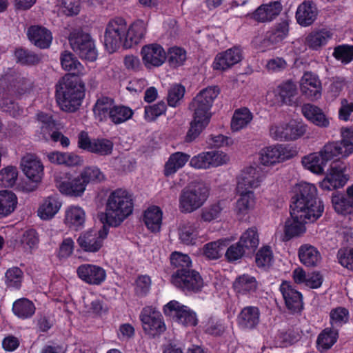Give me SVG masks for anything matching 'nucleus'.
Returning a JSON list of instances; mask_svg holds the SVG:
<instances>
[{"label": "nucleus", "instance_id": "36", "mask_svg": "<svg viewBox=\"0 0 353 353\" xmlns=\"http://www.w3.org/2000/svg\"><path fill=\"white\" fill-rule=\"evenodd\" d=\"M72 50L81 58L88 57V35L81 30H76L71 33L69 38Z\"/></svg>", "mask_w": 353, "mask_h": 353}, {"label": "nucleus", "instance_id": "23", "mask_svg": "<svg viewBox=\"0 0 353 353\" xmlns=\"http://www.w3.org/2000/svg\"><path fill=\"white\" fill-rule=\"evenodd\" d=\"M146 33V26L143 20L133 22L125 32L123 48L130 49L139 44Z\"/></svg>", "mask_w": 353, "mask_h": 353}, {"label": "nucleus", "instance_id": "52", "mask_svg": "<svg viewBox=\"0 0 353 353\" xmlns=\"http://www.w3.org/2000/svg\"><path fill=\"white\" fill-rule=\"evenodd\" d=\"M170 263L173 268V273L180 272L181 270H185L192 265L190 257L185 254L179 252H174L171 254Z\"/></svg>", "mask_w": 353, "mask_h": 353}, {"label": "nucleus", "instance_id": "41", "mask_svg": "<svg viewBox=\"0 0 353 353\" xmlns=\"http://www.w3.org/2000/svg\"><path fill=\"white\" fill-rule=\"evenodd\" d=\"M332 34L326 29L311 32L305 38L306 46L312 50H319L327 44Z\"/></svg>", "mask_w": 353, "mask_h": 353}, {"label": "nucleus", "instance_id": "45", "mask_svg": "<svg viewBox=\"0 0 353 353\" xmlns=\"http://www.w3.org/2000/svg\"><path fill=\"white\" fill-rule=\"evenodd\" d=\"M110 113V121L115 125L121 124L130 119L134 111L128 106L113 103Z\"/></svg>", "mask_w": 353, "mask_h": 353}, {"label": "nucleus", "instance_id": "22", "mask_svg": "<svg viewBox=\"0 0 353 353\" xmlns=\"http://www.w3.org/2000/svg\"><path fill=\"white\" fill-rule=\"evenodd\" d=\"M241 59V50L237 47H233L218 53L212 63V68L215 70L225 71Z\"/></svg>", "mask_w": 353, "mask_h": 353}, {"label": "nucleus", "instance_id": "64", "mask_svg": "<svg viewBox=\"0 0 353 353\" xmlns=\"http://www.w3.org/2000/svg\"><path fill=\"white\" fill-rule=\"evenodd\" d=\"M74 241L71 238H65L56 252V256L61 262L65 261L73 253Z\"/></svg>", "mask_w": 353, "mask_h": 353}, {"label": "nucleus", "instance_id": "43", "mask_svg": "<svg viewBox=\"0 0 353 353\" xmlns=\"http://www.w3.org/2000/svg\"><path fill=\"white\" fill-rule=\"evenodd\" d=\"M239 242L249 255L252 254L255 252L259 244L257 229L255 227L248 228L241 234Z\"/></svg>", "mask_w": 353, "mask_h": 353}, {"label": "nucleus", "instance_id": "1", "mask_svg": "<svg viewBox=\"0 0 353 353\" xmlns=\"http://www.w3.org/2000/svg\"><path fill=\"white\" fill-rule=\"evenodd\" d=\"M353 153V143L343 138L340 141L329 142L319 152H314L302 159L303 165L312 172L322 174L327 163L332 161L328 174L320 183V187L325 190H332L343 187L349 179L345 174L347 169L345 161L339 157H347Z\"/></svg>", "mask_w": 353, "mask_h": 353}, {"label": "nucleus", "instance_id": "53", "mask_svg": "<svg viewBox=\"0 0 353 353\" xmlns=\"http://www.w3.org/2000/svg\"><path fill=\"white\" fill-rule=\"evenodd\" d=\"M299 341V334L292 330H279L274 337L276 346L287 347Z\"/></svg>", "mask_w": 353, "mask_h": 353}, {"label": "nucleus", "instance_id": "35", "mask_svg": "<svg viewBox=\"0 0 353 353\" xmlns=\"http://www.w3.org/2000/svg\"><path fill=\"white\" fill-rule=\"evenodd\" d=\"M332 204L334 211L340 215L353 214V199L345 196V193L336 191L332 193Z\"/></svg>", "mask_w": 353, "mask_h": 353}, {"label": "nucleus", "instance_id": "61", "mask_svg": "<svg viewBox=\"0 0 353 353\" xmlns=\"http://www.w3.org/2000/svg\"><path fill=\"white\" fill-rule=\"evenodd\" d=\"M349 311L343 307L332 309L330 314V323L332 327H341L348 321Z\"/></svg>", "mask_w": 353, "mask_h": 353}, {"label": "nucleus", "instance_id": "50", "mask_svg": "<svg viewBox=\"0 0 353 353\" xmlns=\"http://www.w3.org/2000/svg\"><path fill=\"white\" fill-rule=\"evenodd\" d=\"M39 236L34 230H28L23 232L20 243L22 250L26 253H32L38 248Z\"/></svg>", "mask_w": 353, "mask_h": 353}, {"label": "nucleus", "instance_id": "24", "mask_svg": "<svg viewBox=\"0 0 353 353\" xmlns=\"http://www.w3.org/2000/svg\"><path fill=\"white\" fill-rule=\"evenodd\" d=\"M88 183V176L85 172L70 181L61 183L59 185V190L66 196L78 197L84 193Z\"/></svg>", "mask_w": 353, "mask_h": 353}, {"label": "nucleus", "instance_id": "2", "mask_svg": "<svg viewBox=\"0 0 353 353\" xmlns=\"http://www.w3.org/2000/svg\"><path fill=\"white\" fill-rule=\"evenodd\" d=\"M60 60L63 69L70 74L65 75L57 85V101L63 111L74 112L84 97V87L77 77L84 74L85 70L71 52H63Z\"/></svg>", "mask_w": 353, "mask_h": 353}, {"label": "nucleus", "instance_id": "39", "mask_svg": "<svg viewBox=\"0 0 353 353\" xmlns=\"http://www.w3.org/2000/svg\"><path fill=\"white\" fill-rule=\"evenodd\" d=\"M163 212L156 205L149 207L143 214V222L147 228L152 232L160 230L162 223Z\"/></svg>", "mask_w": 353, "mask_h": 353}, {"label": "nucleus", "instance_id": "13", "mask_svg": "<svg viewBox=\"0 0 353 353\" xmlns=\"http://www.w3.org/2000/svg\"><path fill=\"white\" fill-rule=\"evenodd\" d=\"M290 213V218L285 221L284 225L283 239L285 241L302 236L306 232L305 224L317 220L312 218L309 214H303L292 210Z\"/></svg>", "mask_w": 353, "mask_h": 353}, {"label": "nucleus", "instance_id": "5", "mask_svg": "<svg viewBox=\"0 0 353 353\" xmlns=\"http://www.w3.org/2000/svg\"><path fill=\"white\" fill-rule=\"evenodd\" d=\"M290 210L319 219L324 211V205L318 199L316 187L307 182L297 184L293 189Z\"/></svg>", "mask_w": 353, "mask_h": 353}, {"label": "nucleus", "instance_id": "20", "mask_svg": "<svg viewBox=\"0 0 353 353\" xmlns=\"http://www.w3.org/2000/svg\"><path fill=\"white\" fill-rule=\"evenodd\" d=\"M300 89L302 94L308 100L316 101L321 97V81L316 74L311 72H306L303 75Z\"/></svg>", "mask_w": 353, "mask_h": 353}, {"label": "nucleus", "instance_id": "7", "mask_svg": "<svg viewBox=\"0 0 353 353\" xmlns=\"http://www.w3.org/2000/svg\"><path fill=\"white\" fill-rule=\"evenodd\" d=\"M20 168L28 181L18 185V189L24 192L36 190L44 176V165L36 154L28 153L21 160Z\"/></svg>", "mask_w": 353, "mask_h": 353}, {"label": "nucleus", "instance_id": "49", "mask_svg": "<svg viewBox=\"0 0 353 353\" xmlns=\"http://www.w3.org/2000/svg\"><path fill=\"white\" fill-rule=\"evenodd\" d=\"M274 261V255L270 245L262 246L255 254V263L258 268H269Z\"/></svg>", "mask_w": 353, "mask_h": 353}, {"label": "nucleus", "instance_id": "59", "mask_svg": "<svg viewBox=\"0 0 353 353\" xmlns=\"http://www.w3.org/2000/svg\"><path fill=\"white\" fill-rule=\"evenodd\" d=\"M167 110V105L163 101H159L152 105L145 107L144 118L148 122L154 121L159 117L165 114Z\"/></svg>", "mask_w": 353, "mask_h": 353}, {"label": "nucleus", "instance_id": "12", "mask_svg": "<svg viewBox=\"0 0 353 353\" xmlns=\"http://www.w3.org/2000/svg\"><path fill=\"white\" fill-rule=\"evenodd\" d=\"M140 320L146 334L154 338L165 330V325L161 313L155 307L146 306L140 314Z\"/></svg>", "mask_w": 353, "mask_h": 353}, {"label": "nucleus", "instance_id": "27", "mask_svg": "<svg viewBox=\"0 0 353 353\" xmlns=\"http://www.w3.org/2000/svg\"><path fill=\"white\" fill-rule=\"evenodd\" d=\"M317 15L318 9L316 3L312 1H304L298 6L295 17L300 26L307 27L315 21Z\"/></svg>", "mask_w": 353, "mask_h": 353}, {"label": "nucleus", "instance_id": "58", "mask_svg": "<svg viewBox=\"0 0 353 353\" xmlns=\"http://www.w3.org/2000/svg\"><path fill=\"white\" fill-rule=\"evenodd\" d=\"M333 57L343 64H348L353 61V45L342 44L334 48Z\"/></svg>", "mask_w": 353, "mask_h": 353}, {"label": "nucleus", "instance_id": "6", "mask_svg": "<svg viewBox=\"0 0 353 353\" xmlns=\"http://www.w3.org/2000/svg\"><path fill=\"white\" fill-rule=\"evenodd\" d=\"M261 181L256 169L252 166L247 168L239 179L236 189L239 198L236 203L235 211L239 219L248 215L255 204L254 193L249 189L259 187Z\"/></svg>", "mask_w": 353, "mask_h": 353}, {"label": "nucleus", "instance_id": "42", "mask_svg": "<svg viewBox=\"0 0 353 353\" xmlns=\"http://www.w3.org/2000/svg\"><path fill=\"white\" fill-rule=\"evenodd\" d=\"M253 114L246 107L236 109L231 120V129L233 132H238L247 127L252 121Z\"/></svg>", "mask_w": 353, "mask_h": 353}, {"label": "nucleus", "instance_id": "3", "mask_svg": "<svg viewBox=\"0 0 353 353\" xmlns=\"http://www.w3.org/2000/svg\"><path fill=\"white\" fill-rule=\"evenodd\" d=\"M219 94L217 86H210L201 90L189 105L193 112L190 128L184 138L185 143H192L209 125L212 114L211 108L215 99Z\"/></svg>", "mask_w": 353, "mask_h": 353}, {"label": "nucleus", "instance_id": "56", "mask_svg": "<svg viewBox=\"0 0 353 353\" xmlns=\"http://www.w3.org/2000/svg\"><path fill=\"white\" fill-rule=\"evenodd\" d=\"M185 92V87L181 83L171 85L168 92L167 102L169 106L176 108L180 105Z\"/></svg>", "mask_w": 353, "mask_h": 353}, {"label": "nucleus", "instance_id": "15", "mask_svg": "<svg viewBox=\"0 0 353 353\" xmlns=\"http://www.w3.org/2000/svg\"><path fill=\"white\" fill-rule=\"evenodd\" d=\"M279 290L289 314L293 315L301 314L304 308L303 297L301 292L286 281L281 283Z\"/></svg>", "mask_w": 353, "mask_h": 353}, {"label": "nucleus", "instance_id": "54", "mask_svg": "<svg viewBox=\"0 0 353 353\" xmlns=\"http://www.w3.org/2000/svg\"><path fill=\"white\" fill-rule=\"evenodd\" d=\"M296 85L291 81L284 82L279 86V94L283 103L292 105L296 94Z\"/></svg>", "mask_w": 353, "mask_h": 353}, {"label": "nucleus", "instance_id": "16", "mask_svg": "<svg viewBox=\"0 0 353 353\" xmlns=\"http://www.w3.org/2000/svg\"><path fill=\"white\" fill-rule=\"evenodd\" d=\"M259 155L261 163L269 166L291 159L294 156V151L286 145L277 144L263 148Z\"/></svg>", "mask_w": 353, "mask_h": 353}, {"label": "nucleus", "instance_id": "51", "mask_svg": "<svg viewBox=\"0 0 353 353\" xmlns=\"http://www.w3.org/2000/svg\"><path fill=\"white\" fill-rule=\"evenodd\" d=\"M19 172L16 167L8 165L0 170V187L12 188L18 179Z\"/></svg>", "mask_w": 353, "mask_h": 353}, {"label": "nucleus", "instance_id": "33", "mask_svg": "<svg viewBox=\"0 0 353 353\" xmlns=\"http://www.w3.org/2000/svg\"><path fill=\"white\" fill-rule=\"evenodd\" d=\"M339 331L333 327L324 328L318 335L316 347L320 352H325L337 342Z\"/></svg>", "mask_w": 353, "mask_h": 353}, {"label": "nucleus", "instance_id": "8", "mask_svg": "<svg viewBox=\"0 0 353 353\" xmlns=\"http://www.w3.org/2000/svg\"><path fill=\"white\" fill-rule=\"evenodd\" d=\"M210 189L202 182H196L184 188L179 196V209L189 214L200 208L209 196Z\"/></svg>", "mask_w": 353, "mask_h": 353}, {"label": "nucleus", "instance_id": "57", "mask_svg": "<svg viewBox=\"0 0 353 353\" xmlns=\"http://www.w3.org/2000/svg\"><path fill=\"white\" fill-rule=\"evenodd\" d=\"M186 59L187 53L183 48L174 46L169 49L168 61L171 67H180L184 65Z\"/></svg>", "mask_w": 353, "mask_h": 353}, {"label": "nucleus", "instance_id": "34", "mask_svg": "<svg viewBox=\"0 0 353 353\" xmlns=\"http://www.w3.org/2000/svg\"><path fill=\"white\" fill-rule=\"evenodd\" d=\"M190 156L183 152L172 153L164 165V176L168 177L175 174L179 169L185 166L190 160Z\"/></svg>", "mask_w": 353, "mask_h": 353}, {"label": "nucleus", "instance_id": "28", "mask_svg": "<svg viewBox=\"0 0 353 353\" xmlns=\"http://www.w3.org/2000/svg\"><path fill=\"white\" fill-rule=\"evenodd\" d=\"M282 9V4L279 1L262 4L252 14V18L260 23L272 21L281 13Z\"/></svg>", "mask_w": 353, "mask_h": 353}, {"label": "nucleus", "instance_id": "55", "mask_svg": "<svg viewBox=\"0 0 353 353\" xmlns=\"http://www.w3.org/2000/svg\"><path fill=\"white\" fill-rule=\"evenodd\" d=\"M198 236L197 227L194 223L184 224L179 230V239L184 244H194Z\"/></svg>", "mask_w": 353, "mask_h": 353}, {"label": "nucleus", "instance_id": "32", "mask_svg": "<svg viewBox=\"0 0 353 353\" xmlns=\"http://www.w3.org/2000/svg\"><path fill=\"white\" fill-rule=\"evenodd\" d=\"M303 116L314 125L321 128H327L330 121L323 111L318 106L305 103L301 108Z\"/></svg>", "mask_w": 353, "mask_h": 353}, {"label": "nucleus", "instance_id": "63", "mask_svg": "<svg viewBox=\"0 0 353 353\" xmlns=\"http://www.w3.org/2000/svg\"><path fill=\"white\" fill-rule=\"evenodd\" d=\"M336 259L342 267L353 272V248H340Z\"/></svg>", "mask_w": 353, "mask_h": 353}, {"label": "nucleus", "instance_id": "30", "mask_svg": "<svg viewBox=\"0 0 353 353\" xmlns=\"http://www.w3.org/2000/svg\"><path fill=\"white\" fill-rule=\"evenodd\" d=\"M28 37L34 46L40 48H49L52 41L50 31L44 27L38 26H31L28 29Z\"/></svg>", "mask_w": 353, "mask_h": 353}, {"label": "nucleus", "instance_id": "25", "mask_svg": "<svg viewBox=\"0 0 353 353\" xmlns=\"http://www.w3.org/2000/svg\"><path fill=\"white\" fill-rule=\"evenodd\" d=\"M85 221L86 213L82 208L72 205L65 208L63 222L70 230L77 231L82 229Z\"/></svg>", "mask_w": 353, "mask_h": 353}, {"label": "nucleus", "instance_id": "60", "mask_svg": "<svg viewBox=\"0 0 353 353\" xmlns=\"http://www.w3.org/2000/svg\"><path fill=\"white\" fill-rule=\"evenodd\" d=\"M224 241L219 240L206 243L203 248V256L209 260H216L222 256Z\"/></svg>", "mask_w": 353, "mask_h": 353}, {"label": "nucleus", "instance_id": "17", "mask_svg": "<svg viewBox=\"0 0 353 353\" xmlns=\"http://www.w3.org/2000/svg\"><path fill=\"white\" fill-rule=\"evenodd\" d=\"M225 154L216 150L202 152L190 160V165L195 169H209L217 167L225 162Z\"/></svg>", "mask_w": 353, "mask_h": 353}, {"label": "nucleus", "instance_id": "4", "mask_svg": "<svg viewBox=\"0 0 353 353\" xmlns=\"http://www.w3.org/2000/svg\"><path fill=\"white\" fill-rule=\"evenodd\" d=\"M133 210L132 194L125 189L117 188L110 194L105 212L99 213L98 218L102 224L115 228L130 216Z\"/></svg>", "mask_w": 353, "mask_h": 353}, {"label": "nucleus", "instance_id": "46", "mask_svg": "<svg viewBox=\"0 0 353 353\" xmlns=\"http://www.w3.org/2000/svg\"><path fill=\"white\" fill-rule=\"evenodd\" d=\"M113 142L108 139H90V152L95 153L101 156H107L112 152Z\"/></svg>", "mask_w": 353, "mask_h": 353}, {"label": "nucleus", "instance_id": "10", "mask_svg": "<svg viewBox=\"0 0 353 353\" xmlns=\"http://www.w3.org/2000/svg\"><path fill=\"white\" fill-rule=\"evenodd\" d=\"M171 283L185 293H198L203 288L204 282L200 273L192 266L178 273H172Z\"/></svg>", "mask_w": 353, "mask_h": 353}, {"label": "nucleus", "instance_id": "26", "mask_svg": "<svg viewBox=\"0 0 353 353\" xmlns=\"http://www.w3.org/2000/svg\"><path fill=\"white\" fill-rule=\"evenodd\" d=\"M260 310L256 306H245L237 316L239 327L245 330H251L256 327L260 322Z\"/></svg>", "mask_w": 353, "mask_h": 353}, {"label": "nucleus", "instance_id": "47", "mask_svg": "<svg viewBox=\"0 0 353 353\" xmlns=\"http://www.w3.org/2000/svg\"><path fill=\"white\" fill-rule=\"evenodd\" d=\"M23 280V272L17 267H12L6 270L4 282L7 288L12 290L20 289Z\"/></svg>", "mask_w": 353, "mask_h": 353}, {"label": "nucleus", "instance_id": "19", "mask_svg": "<svg viewBox=\"0 0 353 353\" xmlns=\"http://www.w3.org/2000/svg\"><path fill=\"white\" fill-rule=\"evenodd\" d=\"M37 120L41 125V134H42V138L48 140V137L50 138L55 142L59 141L61 145L67 148L70 145V140L67 137H65L59 132H52V129L55 126L54 120L52 119V116L43 112H39L37 114Z\"/></svg>", "mask_w": 353, "mask_h": 353}, {"label": "nucleus", "instance_id": "62", "mask_svg": "<svg viewBox=\"0 0 353 353\" xmlns=\"http://www.w3.org/2000/svg\"><path fill=\"white\" fill-rule=\"evenodd\" d=\"M249 256L248 253L246 252L245 250L239 241L230 245L225 254V259L229 263H236L243 256Z\"/></svg>", "mask_w": 353, "mask_h": 353}, {"label": "nucleus", "instance_id": "44", "mask_svg": "<svg viewBox=\"0 0 353 353\" xmlns=\"http://www.w3.org/2000/svg\"><path fill=\"white\" fill-rule=\"evenodd\" d=\"M12 311L19 318L28 319L34 314L35 306L31 301L22 298L14 302Z\"/></svg>", "mask_w": 353, "mask_h": 353}, {"label": "nucleus", "instance_id": "21", "mask_svg": "<svg viewBox=\"0 0 353 353\" xmlns=\"http://www.w3.org/2000/svg\"><path fill=\"white\" fill-rule=\"evenodd\" d=\"M62 205V200L58 194L49 195L40 201L37 214L43 221H50L59 213Z\"/></svg>", "mask_w": 353, "mask_h": 353}, {"label": "nucleus", "instance_id": "48", "mask_svg": "<svg viewBox=\"0 0 353 353\" xmlns=\"http://www.w3.org/2000/svg\"><path fill=\"white\" fill-rule=\"evenodd\" d=\"M202 329L207 334L220 336L225 332V327L221 319L210 316L202 322Z\"/></svg>", "mask_w": 353, "mask_h": 353}, {"label": "nucleus", "instance_id": "38", "mask_svg": "<svg viewBox=\"0 0 353 353\" xmlns=\"http://www.w3.org/2000/svg\"><path fill=\"white\" fill-rule=\"evenodd\" d=\"M17 205L18 198L12 191L0 190V219L13 213Z\"/></svg>", "mask_w": 353, "mask_h": 353}, {"label": "nucleus", "instance_id": "29", "mask_svg": "<svg viewBox=\"0 0 353 353\" xmlns=\"http://www.w3.org/2000/svg\"><path fill=\"white\" fill-rule=\"evenodd\" d=\"M290 21L288 17L281 18L266 32L265 39L272 44L281 43L289 35Z\"/></svg>", "mask_w": 353, "mask_h": 353}, {"label": "nucleus", "instance_id": "11", "mask_svg": "<svg viewBox=\"0 0 353 353\" xmlns=\"http://www.w3.org/2000/svg\"><path fill=\"white\" fill-rule=\"evenodd\" d=\"M163 313L174 321L184 327H195L199 320L196 313L190 307L176 300H172L163 307Z\"/></svg>", "mask_w": 353, "mask_h": 353}, {"label": "nucleus", "instance_id": "18", "mask_svg": "<svg viewBox=\"0 0 353 353\" xmlns=\"http://www.w3.org/2000/svg\"><path fill=\"white\" fill-rule=\"evenodd\" d=\"M142 60L148 69L162 65L166 60V53L164 48L158 43L144 46L141 50Z\"/></svg>", "mask_w": 353, "mask_h": 353}, {"label": "nucleus", "instance_id": "9", "mask_svg": "<svg viewBox=\"0 0 353 353\" xmlns=\"http://www.w3.org/2000/svg\"><path fill=\"white\" fill-rule=\"evenodd\" d=\"M126 30V21L122 17H115L108 23L104 33V46L112 54L123 48Z\"/></svg>", "mask_w": 353, "mask_h": 353}, {"label": "nucleus", "instance_id": "14", "mask_svg": "<svg viewBox=\"0 0 353 353\" xmlns=\"http://www.w3.org/2000/svg\"><path fill=\"white\" fill-rule=\"evenodd\" d=\"M307 126L303 123L291 121L286 124L273 125L270 128V134L275 140L294 141L302 137Z\"/></svg>", "mask_w": 353, "mask_h": 353}, {"label": "nucleus", "instance_id": "40", "mask_svg": "<svg viewBox=\"0 0 353 353\" xmlns=\"http://www.w3.org/2000/svg\"><path fill=\"white\" fill-rule=\"evenodd\" d=\"M114 101L108 97H102L97 99L92 108L93 114L96 120L99 122H105L109 119Z\"/></svg>", "mask_w": 353, "mask_h": 353}, {"label": "nucleus", "instance_id": "31", "mask_svg": "<svg viewBox=\"0 0 353 353\" xmlns=\"http://www.w3.org/2000/svg\"><path fill=\"white\" fill-rule=\"evenodd\" d=\"M234 292L241 295H250L256 292L258 282L256 278L248 274L238 276L232 284Z\"/></svg>", "mask_w": 353, "mask_h": 353}, {"label": "nucleus", "instance_id": "37", "mask_svg": "<svg viewBox=\"0 0 353 353\" xmlns=\"http://www.w3.org/2000/svg\"><path fill=\"white\" fill-rule=\"evenodd\" d=\"M298 256L301 263L306 267L316 266L321 259L318 249L310 244H303L299 247Z\"/></svg>", "mask_w": 353, "mask_h": 353}]
</instances>
